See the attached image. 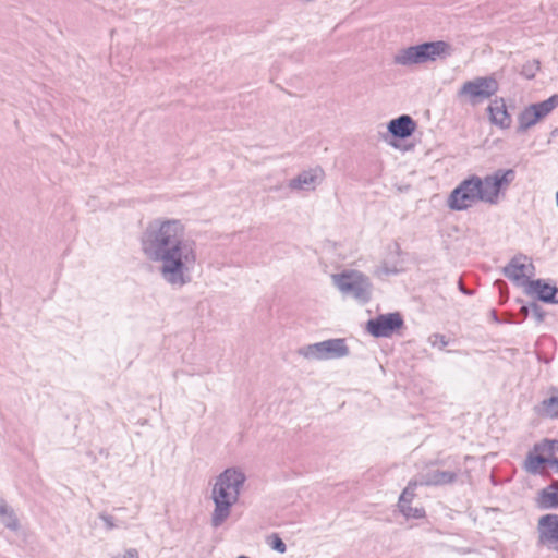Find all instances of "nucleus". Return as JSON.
Segmentation results:
<instances>
[{
  "mask_svg": "<svg viewBox=\"0 0 558 558\" xmlns=\"http://www.w3.org/2000/svg\"><path fill=\"white\" fill-rule=\"evenodd\" d=\"M515 179L513 169H498L492 174L482 179L480 193L482 202L496 205L499 202V194L506 191Z\"/></svg>",
  "mask_w": 558,
  "mask_h": 558,
  "instance_id": "obj_7",
  "label": "nucleus"
},
{
  "mask_svg": "<svg viewBox=\"0 0 558 558\" xmlns=\"http://www.w3.org/2000/svg\"><path fill=\"white\" fill-rule=\"evenodd\" d=\"M417 486H421L420 478L416 477L414 480H411L408 483L407 487L403 489L402 494L400 495L398 504H411L412 499L415 496V489L417 488Z\"/></svg>",
  "mask_w": 558,
  "mask_h": 558,
  "instance_id": "obj_22",
  "label": "nucleus"
},
{
  "mask_svg": "<svg viewBox=\"0 0 558 558\" xmlns=\"http://www.w3.org/2000/svg\"><path fill=\"white\" fill-rule=\"evenodd\" d=\"M547 461H549V459L541 454L530 457L531 468L533 470H536L539 465L547 463Z\"/></svg>",
  "mask_w": 558,
  "mask_h": 558,
  "instance_id": "obj_29",
  "label": "nucleus"
},
{
  "mask_svg": "<svg viewBox=\"0 0 558 558\" xmlns=\"http://www.w3.org/2000/svg\"><path fill=\"white\" fill-rule=\"evenodd\" d=\"M460 469L456 471L428 470L418 475L421 486H439L456 482Z\"/></svg>",
  "mask_w": 558,
  "mask_h": 558,
  "instance_id": "obj_13",
  "label": "nucleus"
},
{
  "mask_svg": "<svg viewBox=\"0 0 558 558\" xmlns=\"http://www.w3.org/2000/svg\"><path fill=\"white\" fill-rule=\"evenodd\" d=\"M322 170H306L290 180L288 186L293 191H313L319 182Z\"/></svg>",
  "mask_w": 558,
  "mask_h": 558,
  "instance_id": "obj_15",
  "label": "nucleus"
},
{
  "mask_svg": "<svg viewBox=\"0 0 558 558\" xmlns=\"http://www.w3.org/2000/svg\"><path fill=\"white\" fill-rule=\"evenodd\" d=\"M460 290H461L463 293H465V294H469V293H470V291L465 290V288H463L461 284H460Z\"/></svg>",
  "mask_w": 558,
  "mask_h": 558,
  "instance_id": "obj_34",
  "label": "nucleus"
},
{
  "mask_svg": "<svg viewBox=\"0 0 558 558\" xmlns=\"http://www.w3.org/2000/svg\"><path fill=\"white\" fill-rule=\"evenodd\" d=\"M541 118L535 112V110L532 109V106L526 107L518 118L519 126L518 132H525L533 125H535Z\"/></svg>",
  "mask_w": 558,
  "mask_h": 558,
  "instance_id": "obj_19",
  "label": "nucleus"
},
{
  "mask_svg": "<svg viewBox=\"0 0 558 558\" xmlns=\"http://www.w3.org/2000/svg\"><path fill=\"white\" fill-rule=\"evenodd\" d=\"M245 480V474L236 468L226 469L217 476L211 489V499L215 504L210 518L213 527L221 526L230 517L231 508L238 502Z\"/></svg>",
  "mask_w": 558,
  "mask_h": 558,
  "instance_id": "obj_2",
  "label": "nucleus"
},
{
  "mask_svg": "<svg viewBox=\"0 0 558 558\" xmlns=\"http://www.w3.org/2000/svg\"><path fill=\"white\" fill-rule=\"evenodd\" d=\"M111 558H140V557H138V551L135 548H129L122 553H118L117 555H114Z\"/></svg>",
  "mask_w": 558,
  "mask_h": 558,
  "instance_id": "obj_30",
  "label": "nucleus"
},
{
  "mask_svg": "<svg viewBox=\"0 0 558 558\" xmlns=\"http://www.w3.org/2000/svg\"><path fill=\"white\" fill-rule=\"evenodd\" d=\"M487 111L489 113L490 122L500 129H508L511 125V117L507 111L505 100L497 98L488 106Z\"/></svg>",
  "mask_w": 558,
  "mask_h": 558,
  "instance_id": "obj_14",
  "label": "nucleus"
},
{
  "mask_svg": "<svg viewBox=\"0 0 558 558\" xmlns=\"http://www.w3.org/2000/svg\"><path fill=\"white\" fill-rule=\"evenodd\" d=\"M536 412L545 417H558V393L544 399L541 404L536 407Z\"/></svg>",
  "mask_w": 558,
  "mask_h": 558,
  "instance_id": "obj_20",
  "label": "nucleus"
},
{
  "mask_svg": "<svg viewBox=\"0 0 558 558\" xmlns=\"http://www.w3.org/2000/svg\"><path fill=\"white\" fill-rule=\"evenodd\" d=\"M388 131L397 138H407L415 131V122L410 116L402 114L388 123Z\"/></svg>",
  "mask_w": 558,
  "mask_h": 558,
  "instance_id": "obj_16",
  "label": "nucleus"
},
{
  "mask_svg": "<svg viewBox=\"0 0 558 558\" xmlns=\"http://www.w3.org/2000/svg\"><path fill=\"white\" fill-rule=\"evenodd\" d=\"M481 184L482 179L477 175L463 180L451 191L447 201L448 207L452 210L461 211L472 207L477 202H482Z\"/></svg>",
  "mask_w": 558,
  "mask_h": 558,
  "instance_id": "obj_5",
  "label": "nucleus"
},
{
  "mask_svg": "<svg viewBox=\"0 0 558 558\" xmlns=\"http://www.w3.org/2000/svg\"><path fill=\"white\" fill-rule=\"evenodd\" d=\"M539 506L543 509L558 507V481H554L549 486L541 492Z\"/></svg>",
  "mask_w": 558,
  "mask_h": 558,
  "instance_id": "obj_18",
  "label": "nucleus"
},
{
  "mask_svg": "<svg viewBox=\"0 0 558 558\" xmlns=\"http://www.w3.org/2000/svg\"><path fill=\"white\" fill-rule=\"evenodd\" d=\"M531 313L535 317L537 323H542L544 320L545 313L537 303H531Z\"/></svg>",
  "mask_w": 558,
  "mask_h": 558,
  "instance_id": "obj_28",
  "label": "nucleus"
},
{
  "mask_svg": "<svg viewBox=\"0 0 558 558\" xmlns=\"http://www.w3.org/2000/svg\"><path fill=\"white\" fill-rule=\"evenodd\" d=\"M538 543L549 550H558V514H545L538 520Z\"/></svg>",
  "mask_w": 558,
  "mask_h": 558,
  "instance_id": "obj_10",
  "label": "nucleus"
},
{
  "mask_svg": "<svg viewBox=\"0 0 558 558\" xmlns=\"http://www.w3.org/2000/svg\"><path fill=\"white\" fill-rule=\"evenodd\" d=\"M451 52V46L444 40L428 41L400 49L393 56V63L410 68L444 59Z\"/></svg>",
  "mask_w": 558,
  "mask_h": 558,
  "instance_id": "obj_3",
  "label": "nucleus"
},
{
  "mask_svg": "<svg viewBox=\"0 0 558 558\" xmlns=\"http://www.w3.org/2000/svg\"><path fill=\"white\" fill-rule=\"evenodd\" d=\"M99 518L105 523V527L107 531H111L116 527H126V524L124 522L116 523L114 518L112 515L100 513Z\"/></svg>",
  "mask_w": 558,
  "mask_h": 558,
  "instance_id": "obj_26",
  "label": "nucleus"
},
{
  "mask_svg": "<svg viewBox=\"0 0 558 558\" xmlns=\"http://www.w3.org/2000/svg\"><path fill=\"white\" fill-rule=\"evenodd\" d=\"M0 521L11 531H17L20 527L17 515L3 498H0Z\"/></svg>",
  "mask_w": 558,
  "mask_h": 558,
  "instance_id": "obj_17",
  "label": "nucleus"
},
{
  "mask_svg": "<svg viewBox=\"0 0 558 558\" xmlns=\"http://www.w3.org/2000/svg\"><path fill=\"white\" fill-rule=\"evenodd\" d=\"M519 313L523 316V318H526L531 313V304L522 305Z\"/></svg>",
  "mask_w": 558,
  "mask_h": 558,
  "instance_id": "obj_31",
  "label": "nucleus"
},
{
  "mask_svg": "<svg viewBox=\"0 0 558 558\" xmlns=\"http://www.w3.org/2000/svg\"><path fill=\"white\" fill-rule=\"evenodd\" d=\"M534 266L525 255H517L504 267V275L511 281L523 284L533 275Z\"/></svg>",
  "mask_w": 558,
  "mask_h": 558,
  "instance_id": "obj_11",
  "label": "nucleus"
},
{
  "mask_svg": "<svg viewBox=\"0 0 558 558\" xmlns=\"http://www.w3.org/2000/svg\"><path fill=\"white\" fill-rule=\"evenodd\" d=\"M267 544L271 547V549L280 554H284L287 551V545L281 539V537L276 533L267 537Z\"/></svg>",
  "mask_w": 558,
  "mask_h": 558,
  "instance_id": "obj_25",
  "label": "nucleus"
},
{
  "mask_svg": "<svg viewBox=\"0 0 558 558\" xmlns=\"http://www.w3.org/2000/svg\"><path fill=\"white\" fill-rule=\"evenodd\" d=\"M140 241L145 257L159 264V275L167 284L180 289L192 281L198 263L197 244L186 236L181 220L154 219L142 232Z\"/></svg>",
  "mask_w": 558,
  "mask_h": 558,
  "instance_id": "obj_1",
  "label": "nucleus"
},
{
  "mask_svg": "<svg viewBox=\"0 0 558 558\" xmlns=\"http://www.w3.org/2000/svg\"><path fill=\"white\" fill-rule=\"evenodd\" d=\"M333 284L347 296L353 298L362 304H366L372 299L373 284L369 278L357 270H344L331 276Z\"/></svg>",
  "mask_w": 558,
  "mask_h": 558,
  "instance_id": "obj_4",
  "label": "nucleus"
},
{
  "mask_svg": "<svg viewBox=\"0 0 558 558\" xmlns=\"http://www.w3.org/2000/svg\"><path fill=\"white\" fill-rule=\"evenodd\" d=\"M403 325V318L398 312L380 314L367 322L366 330L375 338H388L402 328Z\"/></svg>",
  "mask_w": 558,
  "mask_h": 558,
  "instance_id": "obj_9",
  "label": "nucleus"
},
{
  "mask_svg": "<svg viewBox=\"0 0 558 558\" xmlns=\"http://www.w3.org/2000/svg\"><path fill=\"white\" fill-rule=\"evenodd\" d=\"M492 318H494V320L498 322L496 311H492Z\"/></svg>",
  "mask_w": 558,
  "mask_h": 558,
  "instance_id": "obj_33",
  "label": "nucleus"
},
{
  "mask_svg": "<svg viewBox=\"0 0 558 558\" xmlns=\"http://www.w3.org/2000/svg\"><path fill=\"white\" fill-rule=\"evenodd\" d=\"M428 341L433 347H438L440 350H442L448 344L446 337L440 333H433L429 336Z\"/></svg>",
  "mask_w": 558,
  "mask_h": 558,
  "instance_id": "obj_27",
  "label": "nucleus"
},
{
  "mask_svg": "<svg viewBox=\"0 0 558 558\" xmlns=\"http://www.w3.org/2000/svg\"><path fill=\"white\" fill-rule=\"evenodd\" d=\"M525 292L535 295L539 301L558 304V288L544 282L542 279L526 281Z\"/></svg>",
  "mask_w": 558,
  "mask_h": 558,
  "instance_id": "obj_12",
  "label": "nucleus"
},
{
  "mask_svg": "<svg viewBox=\"0 0 558 558\" xmlns=\"http://www.w3.org/2000/svg\"><path fill=\"white\" fill-rule=\"evenodd\" d=\"M398 507L401 513L407 518L421 519L425 515V511L423 508H413L411 504H398Z\"/></svg>",
  "mask_w": 558,
  "mask_h": 558,
  "instance_id": "obj_23",
  "label": "nucleus"
},
{
  "mask_svg": "<svg viewBox=\"0 0 558 558\" xmlns=\"http://www.w3.org/2000/svg\"><path fill=\"white\" fill-rule=\"evenodd\" d=\"M498 88L499 84L493 75L477 76L464 82L458 90V96L468 98L474 105L494 96Z\"/></svg>",
  "mask_w": 558,
  "mask_h": 558,
  "instance_id": "obj_8",
  "label": "nucleus"
},
{
  "mask_svg": "<svg viewBox=\"0 0 558 558\" xmlns=\"http://www.w3.org/2000/svg\"><path fill=\"white\" fill-rule=\"evenodd\" d=\"M547 463H550L551 466H555L556 469H558V460L556 458L549 459V461H547Z\"/></svg>",
  "mask_w": 558,
  "mask_h": 558,
  "instance_id": "obj_32",
  "label": "nucleus"
},
{
  "mask_svg": "<svg viewBox=\"0 0 558 558\" xmlns=\"http://www.w3.org/2000/svg\"><path fill=\"white\" fill-rule=\"evenodd\" d=\"M349 348L344 339H328L322 342L307 344L298 349V354L307 360H333L349 355Z\"/></svg>",
  "mask_w": 558,
  "mask_h": 558,
  "instance_id": "obj_6",
  "label": "nucleus"
},
{
  "mask_svg": "<svg viewBox=\"0 0 558 558\" xmlns=\"http://www.w3.org/2000/svg\"><path fill=\"white\" fill-rule=\"evenodd\" d=\"M532 109L541 119L548 116L558 106V95H553L548 99L531 105Z\"/></svg>",
  "mask_w": 558,
  "mask_h": 558,
  "instance_id": "obj_21",
  "label": "nucleus"
},
{
  "mask_svg": "<svg viewBox=\"0 0 558 558\" xmlns=\"http://www.w3.org/2000/svg\"><path fill=\"white\" fill-rule=\"evenodd\" d=\"M556 204L558 206V192L556 193Z\"/></svg>",
  "mask_w": 558,
  "mask_h": 558,
  "instance_id": "obj_35",
  "label": "nucleus"
},
{
  "mask_svg": "<svg viewBox=\"0 0 558 558\" xmlns=\"http://www.w3.org/2000/svg\"><path fill=\"white\" fill-rule=\"evenodd\" d=\"M539 65L541 63L538 60L529 61L522 66L521 74L525 78L532 80L535 77L537 71L539 70Z\"/></svg>",
  "mask_w": 558,
  "mask_h": 558,
  "instance_id": "obj_24",
  "label": "nucleus"
}]
</instances>
